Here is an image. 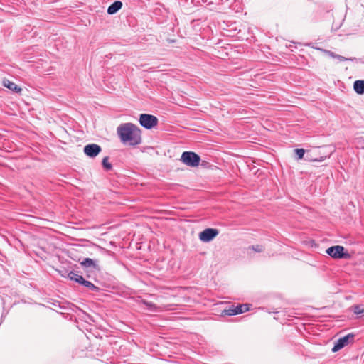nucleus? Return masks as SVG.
<instances>
[{
  "instance_id": "23",
  "label": "nucleus",
  "mask_w": 364,
  "mask_h": 364,
  "mask_svg": "<svg viewBox=\"0 0 364 364\" xmlns=\"http://www.w3.org/2000/svg\"><path fill=\"white\" fill-rule=\"evenodd\" d=\"M306 158L309 161H322L326 159V156H321L320 158H315L312 159L311 157H309V155L306 156Z\"/></svg>"
},
{
  "instance_id": "22",
  "label": "nucleus",
  "mask_w": 364,
  "mask_h": 364,
  "mask_svg": "<svg viewBox=\"0 0 364 364\" xmlns=\"http://www.w3.org/2000/svg\"><path fill=\"white\" fill-rule=\"evenodd\" d=\"M334 58H337L340 61H345V60L353 61L354 60H355V58H348L343 57V56L338 55V54L336 55Z\"/></svg>"
},
{
  "instance_id": "27",
  "label": "nucleus",
  "mask_w": 364,
  "mask_h": 364,
  "mask_svg": "<svg viewBox=\"0 0 364 364\" xmlns=\"http://www.w3.org/2000/svg\"><path fill=\"white\" fill-rule=\"evenodd\" d=\"M361 139H358V143H360V142Z\"/></svg>"
},
{
  "instance_id": "18",
  "label": "nucleus",
  "mask_w": 364,
  "mask_h": 364,
  "mask_svg": "<svg viewBox=\"0 0 364 364\" xmlns=\"http://www.w3.org/2000/svg\"><path fill=\"white\" fill-rule=\"evenodd\" d=\"M143 303L147 307V309H150L151 311H154L157 310V307L154 304L149 301H143Z\"/></svg>"
},
{
  "instance_id": "12",
  "label": "nucleus",
  "mask_w": 364,
  "mask_h": 364,
  "mask_svg": "<svg viewBox=\"0 0 364 364\" xmlns=\"http://www.w3.org/2000/svg\"><path fill=\"white\" fill-rule=\"evenodd\" d=\"M79 284L85 286L90 290H92V291H97L98 290L97 287H96L94 284H92L90 281L85 279L83 277L80 278V282H79Z\"/></svg>"
},
{
  "instance_id": "2",
  "label": "nucleus",
  "mask_w": 364,
  "mask_h": 364,
  "mask_svg": "<svg viewBox=\"0 0 364 364\" xmlns=\"http://www.w3.org/2000/svg\"><path fill=\"white\" fill-rule=\"evenodd\" d=\"M181 161L188 166L196 167L200 164V157L195 152L184 151L181 156Z\"/></svg>"
},
{
  "instance_id": "16",
  "label": "nucleus",
  "mask_w": 364,
  "mask_h": 364,
  "mask_svg": "<svg viewBox=\"0 0 364 364\" xmlns=\"http://www.w3.org/2000/svg\"><path fill=\"white\" fill-rule=\"evenodd\" d=\"M225 314L228 316L237 315V310L235 306H231L228 309L224 311Z\"/></svg>"
},
{
  "instance_id": "10",
  "label": "nucleus",
  "mask_w": 364,
  "mask_h": 364,
  "mask_svg": "<svg viewBox=\"0 0 364 364\" xmlns=\"http://www.w3.org/2000/svg\"><path fill=\"white\" fill-rule=\"evenodd\" d=\"M122 6V3L120 1H114L107 9L109 14H114L117 13Z\"/></svg>"
},
{
  "instance_id": "4",
  "label": "nucleus",
  "mask_w": 364,
  "mask_h": 364,
  "mask_svg": "<svg viewBox=\"0 0 364 364\" xmlns=\"http://www.w3.org/2000/svg\"><path fill=\"white\" fill-rule=\"evenodd\" d=\"M139 123L144 128L150 129L157 125L158 119L151 114H141L139 116Z\"/></svg>"
},
{
  "instance_id": "1",
  "label": "nucleus",
  "mask_w": 364,
  "mask_h": 364,
  "mask_svg": "<svg viewBox=\"0 0 364 364\" xmlns=\"http://www.w3.org/2000/svg\"><path fill=\"white\" fill-rule=\"evenodd\" d=\"M117 132L123 144L136 146L141 142L140 129L132 123L120 124L117 127Z\"/></svg>"
},
{
  "instance_id": "26",
  "label": "nucleus",
  "mask_w": 364,
  "mask_h": 364,
  "mask_svg": "<svg viewBox=\"0 0 364 364\" xmlns=\"http://www.w3.org/2000/svg\"><path fill=\"white\" fill-rule=\"evenodd\" d=\"M336 25H337V26H336V29H338V28L340 27V26H339L338 24H336Z\"/></svg>"
},
{
  "instance_id": "21",
  "label": "nucleus",
  "mask_w": 364,
  "mask_h": 364,
  "mask_svg": "<svg viewBox=\"0 0 364 364\" xmlns=\"http://www.w3.org/2000/svg\"><path fill=\"white\" fill-rule=\"evenodd\" d=\"M249 248L253 250L254 251H255L257 252H261L264 250L263 247L260 245H252V246L250 247Z\"/></svg>"
},
{
  "instance_id": "7",
  "label": "nucleus",
  "mask_w": 364,
  "mask_h": 364,
  "mask_svg": "<svg viewBox=\"0 0 364 364\" xmlns=\"http://www.w3.org/2000/svg\"><path fill=\"white\" fill-rule=\"evenodd\" d=\"M101 151L100 146L96 144H90L84 147V153L90 158L97 156Z\"/></svg>"
},
{
  "instance_id": "9",
  "label": "nucleus",
  "mask_w": 364,
  "mask_h": 364,
  "mask_svg": "<svg viewBox=\"0 0 364 364\" xmlns=\"http://www.w3.org/2000/svg\"><path fill=\"white\" fill-rule=\"evenodd\" d=\"M80 264L86 268H92L95 269H98L99 267L97 263V261L93 260L90 258H85L81 262Z\"/></svg>"
},
{
  "instance_id": "13",
  "label": "nucleus",
  "mask_w": 364,
  "mask_h": 364,
  "mask_svg": "<svg viewBox=\"0 0 364 364\" xmlns=\"http://www.w3.org/2000/svg\"><path fill=\"white\" fill-rule=\"evenodd\" d=\"M236 307L237 314L246 312L249 310V305L247 304L237 305Z\"/></svg>"
},
{
  "instance_id": "17",
  "label": "nucleus",
  "mask_w": 364,
  "mask_h": 364,
  "mask_svg": "<svg viewBox=\"0 0 364 364\" xmlns=\"http://www.w3.org/2000/svg\"><path fill=\"white\" fill-rule=\"evenodd\" d=\"M352 308L355 314L359 315L364 313V309L360 305L353 306Z\"/></svg>"
},
{
  "instance_id": "20",
  "label": "nucleus",
  "mask_w": 364,
  "mask_h": 364,
  "mask_svg": "<svg viewBox=\"0 0 364 364\" xmlns=\"http://www.w3.org/2000/svg\"><path fill=\"white\" fill-rule=\"evenodd\" d=\"M318 50H319L320 51H321L322 53H323L324 54L331 57V58H335L336 56V53L331 51V50H326V49H323V48H318Z\"/></svg>"
},
{
  "instance_id": "25",
  "label": "nucleus",
  "mask_w": 364,
  "mask_h": 364,
  "mask_svg": "<svg viewBox=\"0 0 364 364\" xmlns=\"http://www.w3.org/2000/svg\"><path fill=\"white\" fill-rule=\"evenodd\" d=\"M361 148H362V149H364V139H363V143L361 144Z\"/></svg>"
},
{
  "instance_id": "8",
  "label": "nucleus",
  "mask_w": 364,
  "mask_h": 364,
  "mask_svg": "<svg viewBox=\"0 0 364 364\" xmlns=\"http://www.w3.org/2000/svg\"><path fill=\"white\" fill-rule=\"evenodd\" d=\"M3 85L16 93H19L22 90V89L14 82L6 79L3 80Z\"/></svg>"
},
{
  "instance_id": "11",
  "label": "nucleus",
  "mask_w": 364,
  "mask_h": 364,
  "mask_svg": "<svg viewBox=\"0 0 364 364\" xmlns=\"http://www.w3.org/2000/svg\"><path fill=\"white\" fill-rule=\"evenodd\" d=\"M353 88L356 93L364 94V80H358L354 82Z\"/></svg>"
},
{
  "instance_id": "6",
  "label": "nucleus",
  "mask_w": 364,
  "mask_h": 364,
  "mask_svg": "<svg viewBox=\"0 0 364 364\" xmlns=\"http://www.w3.org/2000/svg\"><path fill=\"white\" fill-rule=\"evenodd\" d=\"M218 235V230L214 228H207L200 232L199 239L204 242L213 240Z\"/></svg>"
},
{
  "instance_id": "19",
  "label": "nucleus",
  "mask_w": 364,
  "mask_h": 364,
  "mask_svg": "<svg viewBox=\"0 0 364 364\" xmlns=\"http://www.w3.org/2000/svg\"><path fill=\"white\" fill-rule=\"evenodd\" d=\"M295 152L297 156V159H301L305 154V151L303 149H295Z\"/></svg>"
},
{
  "instance_id": "24",
  "label": "nucleus",
  "mask_w": 364,
  "mask_h": 364,
  "mask_svg": "<svg viewBox=\"0 0 364 364\" xmlns=\"http://www.w3.org/2000/svg\"><path fill=\"white\" fill-rule=\"evenodd\" d=\"M166 41L168 43H174L175 42V40L173 39H166Z\"/></svg>"
},
{
  "instance_id": "14",
  "label": "nucleus",
  "mask_w": 364,
  "mask_h": 364,
  "mask_svg": "<svg viewBox=\"0 0 364 364\" xmlns=\"http://www.w3.org/2000/svg\"><path fill=\"white\" fill-rule=\"evenodd\" d=\"M68 277L70 279L73 280L77 283L80 282V278L82 277L81 275H79L78 274H77L74 272H70L68 274Z\"/></svg>"
},
{
  "instance_id": "15",
  "label": "nucleus",
  "mask_w": 364,
  "mask_h": 364,
  "mask_svg": "<svg viewBox=\"0 0 364 364\" xmlns=\"http://www.w3.org/2000/svg\"><path fill=\"white\" fill-rule=\"evenodd\" d=\"M108 156H105V158H103L102 161V164L106 170H110L112 167V164L108 161Z\"/></svg>"
},
{
  "instance_id": "5",
  "label": "nucleus",
  "mask_w": 364,
  "mask_h": 364,
  "mask_svg": "<svg viewBox=\"0 0 364 364\" xmlns=\"http://www.w3.org/2000/svg\"><path fill=\"white\" fill-rule=\"evenodd\" d=\"M354 335L352 333H349L342 338H338L334 344V346L332 348L333 352H337L342 349L343 347L352 343L353 341Z\"/></svg>"
},
{
  "instance_id": "3",
  "label": "nucleus",
  "mask_w": 364,
  "mask_h": 364,
  "mask_svg": "<svg viewBox=\"0 0 364 364\" xmlns=\"http://www.w3.org/2000/svg\"><path fill=\"white\" fill-rule=\"evenodd\" d=\"M326 253L334 259H350V255L345 251L343 246L336 245L326 250Z\"/></svg>"
}]
</instances>
